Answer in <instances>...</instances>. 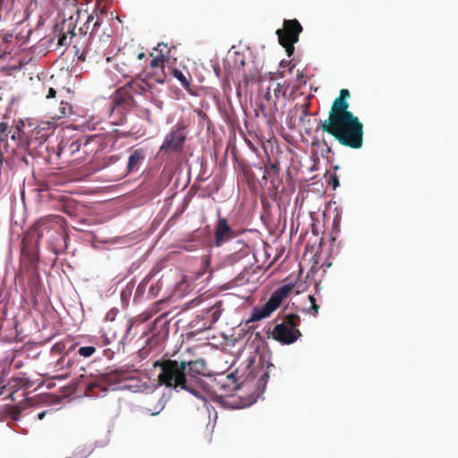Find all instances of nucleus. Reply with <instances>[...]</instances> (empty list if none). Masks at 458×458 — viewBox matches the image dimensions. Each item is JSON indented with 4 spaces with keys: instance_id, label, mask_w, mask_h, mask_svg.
<instances>
[{
    "instance_id": "nucleus-32",
    "label": "nucleus",
    "mask_w": 458,
    "mask_h": 458,
    "mask_svg": "<svg viewBox=\"0 0 458 458\" xmlns=\"http://www.w3.org/2000/svg\"><path fill=\"white\" fill-rule=\"evenodd\" d=\"M39 191H44L48 190V183L47 182H42L38 183Z\"/></svg>"
},
{
    "instance_id": "nucleus-27",
    "label": "nucleus",
    "mask_w": 458,
    "mask_h": 458,
    "mask_svg": "<svg viewBox=\"0 0 458 458\" xmlns=\"http://www.w3.org/2000/svg\"><path fill=\"white\" fill-rule=\"evenodd\" d=\"M267 169L269 170L270 173L273 174V175H278L280 167L278 163H271L265 166Z\"/></svg>"
},
{
    "instance_id": "nucleus-16",
    "label": "nucleus",
    "mask_w": 458,
    "mask_h": 458,
    "mask_svg": "<svg viewBox=\"0 0 458 458\" xmlns=\"http://www.w3.org/2000/svg\"><path fill=\"white\" fill-rule=\"evenodd\" d=\"M89 143V140L85 138H81L76 140L72 141L71 143H61L59 145V153L58 155L64 154L68 155L70 157L74 156L76 153H78L81 149V148L86 147Z\"/></svg>"
},
{
    "instance_id": "nucleus-34",
    "label": "nucleus",
    "mask_w": 458,
    "mask_h": 458,
    "mask_svg": "<svg viewBox=\"0 0 458 458\" xmlns=\"http://www.w3.org/2000/svg\"><path fill=\"white\" fill-rule=\"evenodd\" d=\"M301 111H302L304 116L310 115L308 105L302 106Z\"/></svg>"
},
{
    "instance_id": "nucleus-30",
    "label": "nucleus",
    "mask_w": 458,
    "mask_h": 458,
    "mask_svg": "<svg viewBox=\"0 0 458 458\" xmlns=\"http://www.w3.org/2000/svg\"><path fill=\"white\" fill-rule=\"evenodd\" d=\"M132 327H133V321L131 319L128 320L127 324H126V332L122 340H124L130 335Z\"/></svg>"
},
{
    "instance_id": "nucleus-15",
    "label": "nucleus",
    "mask_w": 458,
    "mask_h": 458,
    "mask_svg": "<svg viewBox=\"0 0 458 458\" xmlns=\"http://www.w3.org/2000/svg\"><path fill=\"white\" fill-rule=\"evenodd\" d=\"M74 29L75 25L72 19L64 21L61 28L57 45L61 47H68L71 44L72 38L75 36L73 31Z\"/></svg>"
},
{
    "instance_id": "nucleus-2",
    "label": "nucleus",
    "mask_w": 458,
    "mask_h": 458,
    "mask_svg": "<svg viewBox=\"0 0 458 458\" xmlns=\"http://www.w3.org/2000/svg\"><path fill=\"white\" fill-rule=\"evenodd\" d=\"M154 368L159 369L157 382L160 386L173 388L176 391L185 390L195 396H199V391L189 385L186 375V361L165 359L157 360L153 363Z\"/></svg>"
},
{
    "instance_id": "nucleus-26",
    "label": "nucleus",
    "mask_w": 458,
    "mask_h": 458,
    "mask_svg": "<svg viewBox=\"0 0 458 458\" xmlns=\"http://www.w3.org/2000/svg\"><path fill=\"white\" fill-rule=\"evenodd\" d=\"M328 184L331 185L334 190H335L339 186V179L335 174H330L328 178Z\"/></svg>"
},
{
    "instance_id": "nucleus-20",
    "label": "nucleus",
    "mask_w": 458,
    "mask_h": 458,
    "mask_svg": "<svg viewBox=\"0 0 458 458\" xmlns=\"http://www.w3.org/2000/svg\"><path fill=\"white\" fill-rule=\"evenodd\" d=\"M159 344V337L157 335H152L146 341V344L141 347L138 353L141 360L148 358L151 352H155Z\"/></svg>"
},
{
    "instance_id": "nucleus-17",
    "label": "nucleus",
    "mask_w": 458,
    "mask_h": 458,
    "mask_svg": "<svg viewBox=\"0 0 458 458\" xmlns=\"http://www.w3.org/2000/svg\"><path fill=\"white\" fill-rule=\"evenodd\" d=\"M114 99L118 104L123 105L125 107H132L136 104L131 89H129L127 85H124L116 90Z\"/></svg>"
},
{
    "instance_id": "nucleus-37",
    "label": "nucleus",
    "mask_w": 458,
    "mask_h": 458,
    "mask_svg": "<svg viewBox=\"0 0 458 458\" xmlns=\"http://www.w3.org/2000/svg\"><path fill=\"white\" fill-rule=\"evenodd\" d=\"M93 20H94L93 15H89V16L88 17L87 23H89V22H90V21H92Z\"/></svg>"
},
{
    "instance_id": "nucleus-24",
    "label": "nucleus",
    "mask_w": 458,
    "mask_h": 458,
    "mask_svg": "<svg viewBox=\"0 0 458 458\" xmlns=\"http://www.w3.org/2000/svg\"><path fill=\"white\" fill-rule=\"evenodd\" d=\"M96 351L97 350L94 346H83L78 349L77 353L84 358H89L91 357Z\"/></svg>"
},
{
    "instance_id": "nucleus-28",
    "label": "nucleus",
    "mask_w": 458,
    "mask_h": 458,
    "mask_svg": "<svg viewBox=\"0 0 458 458\" xmlns=\"http://www.w3.org/2000/svg\"><path fill=\"white\" fill-rule=\"evenodd\" d=\"M309 301L311 304V310H314L315 314H318L319 306L316 303V299L313 295H309Z\"/></svg>"
},
{
    "instance_id": "nucleus-13",
    "label": "nucleus",
    "mask_w": 458,
    "mask_h": 458,
    "mask_svg": "<svg viewBox=\"0 0 458 458\" xmlns=\"http://www.w3.org/2000/svg\"><path fill=\"white\" fill-rule=\"evenodd\" d=\"M77 344L72 343L68 338L57 342L51 348L53 354H63V356L57 360V364L64 363L67 357L75 350Z\"/></svg>"
},
{
    "instance_id": "nucleus-4",
    "label": "nucleus",
    "mask_w": 458,
    "mask_h": 458,
    "mask_svg": "<svg viewBox=\"0 0 458 458\" xmlns=\"http://www.w3.org/2000/svg\"><path fill=\"white\" fill-rule=\"evenodd\" d=\"M144 58L146 55L143 51L131 47H123L114 55L115 66L121 75L132 78L144 70V65L141 64Z\"/></svg>"
},
{
    "instance_id": "nucleus-21",
    "label": "nucleus",
    "mask_w": 458,
    "mask_h": 458,
    "mask_svg": "<svg viewBox=\"0 0 458 458\" xmlns=\"http://www.w3.org/2000/svg\"><path fill=\"white\" fill-rule=\"evenodd\" d=\"M171 74L177 79L183 89L191 92V76L189 72L184 74L182 71L178 69H172Z\"/></svg>"
},
{
    "instance_id": "nucleus-11",
    "label": "nucleus",
    "mask_w": 458,
    "mask_h": 458,
    "mask_svg": "<svg viewBox=\"0 0 458 458\" xmlns=\"http://www.w3.org/2000/svg\"><path fill=\"white\" fill-rule=\"evenodd\" d=\"M164 59L152 58L148 70L146 72V78L150 83L157 82L163 84L166 80Z\"/></svg>"
},
{
    "instance_id": "nucleus-31",
    "label": "nucleus",
    "mask_w": 458,
    "mask_h": 458,
    "mask_svg": "<svg viewBox=\"0 0 458 458\" xmlns=\"http://www.w3.org/2000/svg\"><path fill=\"white\" fill-rule=\"evenodd\" d=\"M55 95H56L55 89L53 88H49L47 94V98H53L55 97Z\"/></svg>"
},
{
    "instance_id": "nucleus-38",
    "label": "nucleus",
    "mask_w": 458,
    "mask_h": 458,
    "mask_svg": "<svg viewBox=\"0 0 458 458\" xmlns=\"http://www.w3.org/2000/svg\"><path fill=\"white\" fill-rule=\"evenodd\" d=\"M159 413V411L151 412V415H157Z\"/></svg>"
},
{
    "instance_id": "nucleus-23",
    "label": "nucleus",
    "mask_w": 458,
    "mask_h": 458,
    "mask_svg": "<svg viewBox=\"0 0 458 458\" xmlns=\"http://www.w3.org/2000/svg\"><path fill=\"white\" fill-rule=\"evenodd\" d=\"M72 114V106L68 102L61 101L57 112L54 114V117L60 119Z\"/></svg>"
},
{
    "instance_id": "nucleus-33",
    "label": "nucleus",
    "mask_w": 458,
    "mask_h": 458,
    "mask_svg": "<svg viewBox=\"0 0 458 458\" xmlns=\"http://www.w3.org/2000/svg\"><path fill=\"white\" fill-rule=\"evenodd\" d=\"M273 176H274L273 174L270 173L269 170L265 167V171H264V174H263V179L267 180L268 178H271Z\"/></svg>"
},
{
    "instance_id": "nucleus-14",
    "label": "nucleus",
    "mask_w": 458,
    "mask_h": 458,
    "mask_svg": "<svg viewBox=\"0 0 458 458\" xmlns=\"http://www.w3.org/2000/svg\"><path fill=\"white\" fill-rule=\"evenodd\" d=\"M147 153L145 148L131 149L128 158L127 173L131 174L138 172L144 160L146 159Z\"/></svg>"
},
{
    "instance_id": "nucleus-5",
    "label": "nucleus",
    "mask_w": 458,
    "mask_h": 458,
    "mask_svg": "<svg viewBox=\"0 0 458 458\" xmlns=\"http://www.w3.org/2000/svg\"><path fill=\"white\" fill-rule=\"evenodd\" d=\"M301 318L297 314H286L282 317L279 324H276L273 329V338L284 344H293L301 336L299 330Z\"/></svg>"
},
{
    "instance_id": "nucleus-18",
    "label": "nucleus",
    "mask_w": 458,
    "mask_h": 458,
    "mask_svg": "<svg viewBox=\"0 0 458 458\" xmlns=\"http://www.w3.org/2000/svg\"><path fill=\"white\" fill-rule=\"evenodd\" d=\"M126 85L129 88V89H131V93L133 96H135L136 94L144 95L151 89L150 82L145 78L142 80H132Z\"/></svg>"
},
{
    "instance_id": "nucleus-36",
    "label": "nucleus",
    "mask_w": 458,
    "mask_h": 458,
    "mask_svg": "<svg viewBox=\"0 0 458 458\" xmlns=\"http://www.w3.org/2000/svg\"><path fill=\"white\" fill-rule=\"evenodd\" d=\"M100 26V21L98 20L94 24H93V30H96L98 27Z\"/></svg>"
},
{
    "instance_id": "nucleus-22",
    "label": "nucleus",
    "mask_w": 458,
    "mask_h": 458,
    "mask_svg": "<svg viewBox=\"0 0 458 458\" xmlns=\"http://www.w3.org/2000/svg\"><path fill=\"white\" fill-rule=\"evenodd\" d=\"M154 51L157 52L158 54L157 55H154L153 53L150 54V55L153 58H159L164 59L165 62L169 61L170 59V51L171 49L168 47V46L165 43H158L157 46L154 48Z\"/></svg>"
},
{
    "instance_id": "nucleus-3",
    "label": "nucleus",
    "mask_w": 458,
    "mask_h": 458,
    "mask_svg": "<svg viewBox=\"0 0 458 458\" xmlns=\"http://www.w3.org/2000/svg\"><path fill=\"white\" fill-rule=\"evenodd\" d=\"M52 232L58 235L63 234V217L55 215L40 217L22 239V252L36 250L41 238Z\"/></svg>"
},
{
    "instance_id": "nucleus-39",
    "label": "nucleus",
    "mask_w": 458,
    "mask_h": 458,
    "mask_svg": "<svg viewBox=\"0 0 458 458\" xmlns=\"http://www.w3.org/2000/svg\"><path fill=\"white\" fill-rule=\"evenodd\" d=\"M263 377H268V374H265V375L262 377V378H263Z\"/></svg>"
},
{
    "instance_id": "nucleus-19",
    "label": "nucleus",
    "mask_w": 458,
    "mask_h": 458,
    "mask_svg": "<svg viewBox=\"0 0 458 458\" xmlns=\"http://www.w3.org/2000/svg\"><path fill=\"white\" fill-rule=\"evenodd\" d=\"M284 93L285 90L283 89V86L280 83L272 81L265 93V98L276 105L280 97L284 96Z\"/></svg>"
},
{
    "instance_id": "nucleus-7",
    "label": "nucleus",
    "mask_w": 458,
    "mask_h": 458,
    "mask_svg": "<svg viewBox=\"0 0 458 458\" xmlns=\"http://www.w3.org/2000/svg\"><path fill=\"white\" fill-rule=\"evenodd\" d=\"M302 31V26L296 20H284L283 28L276 30L280 45L285 48L288 56L294 52V44L299 41V36Z\"/></svg>"
},
{
    "instance_id": "nucleus-6",
    "label": "nucleus",
    "mask_w": 458,
    "mask_h": 458,
    "mask_svg": "<svg viewBox=\"0 0 458 458\" xmlns=\"http://www.w3.org/2000/svg\"><path fill=\"white\" fill-rule=\"evenodd\" d=\"M293 287V284H286L277 288L261 308L253 310L248 321H258L269 317L280 306L282 301L291 293Z\"/></svg>"
},
{
    "instance_id": "nucleus-1",
    "label": "nucleus",
    "mask_w": 458,
    "mask_h": 458,
    "mask_svg": "<svg viewBox=\"0 0 458 458\" xmlns=\"http://www.w3.org/2000/svg\"><path fill=\"white\" fill-rule=\"evenodd\" d=\"M351 94L347 89L340 90L328 114V119L319 121L317 128L327 132L343 146L351 148H360L363 145V124L360 119L348 110V98Z\"/></svg>"
},
{
    "instance_id": "nucleus-10",
    "label": "nucleus",
    "mask_w": 458,
    "mask_h": 458,
    "mask_svg": "<svg viewBox=\"0 0 458 458\" xmlns=\"http://www.w3.org/2000/svg\"><path fill=\"white\" fill-rule=\"evenodd\" d=\"M187 378H189L190 386L195 387L196 383L202 376L208 375L207 363L203 359H197L195 360L186 361Z\"/></svg>"
},
{
    "instance_id": "nucleus-8",
    "label": "nucleus",
    "mask_w": 458,
    "mask_h": 458,
    "mask_svg": "<svg viewBox=\"0 0 458 458\" xmlns=\"http://www.w3.org/2000/svg\"><path fill=\"white\" fill-rule=\"evenodd\" d=\"M186 140L185 128L182 125H176L172 129L164 139L162 145L159 148L160 152L165 153H179L183 149Z\"/></svg>"
},
{
    "instance_id": "nucleus-9",
    "label": "nucleus",
    "mask_w": 458,
    "mask_h": 458,
    "mask_svg": "<svg viewBox=\"0 0 458 458\" xmlns=\"http://www.w3.org/2000/svg\"><path fill=\"white\" fill-rule=\"evenodd\" d=\"M105 376H97L91 379H88L81 376L79 386L85 388V394L88 396L97 397L100 393L107 390V385L105 382Z\"/></svg>"
},
{
    "instance_id": "nucleus-35",
    "label": "nucleus",
    "mask_w": 458,
    "mask_h": 458,
    "mask_svg": "<svg viewBox=\"0 0 458 458\" xmlns=\"http://www.w3.org/2000/svg\"><path fill=\"white\" fill-rule=\"evenodd\" d=\"M46 413H47V411H46L39 412V413L38 414V418L39 420H42V419L45 417Z\"/></svg>"
},
{
    "instance_id": "nucleus-12",
    "label": "nucleus",
    "mask_w": 458,
    "mask_h": 458,
    "mask_svg": "<svg viewBox=\"0 0 458 458\" xmlns=\"http://www.w3.org/2000/svg\"><path fill=\"white\" fill-rule=\"evenodd\" d=\"M234 237V233L225 217H218L215 228V242L220 247L225 242Z\"/></svg>"
},
{
    "instance_id": "nucleus-25",
    "label": "nucleus",
    "mask_w": 458,
    "mask_h": 458,
    "mask_svg": "<svg viewBox=\"0 0 458 458\" xmlns=\"http://www.w3.org/2000/svg\"><path fill=\"white\" fill-rule=\"evenodd\" d=\"M8 128L9 126L5 123H0V143L4 141L8 137Z\"/></svg>"
},
{
    "instance_id": "nucleus-29",
    "label": "nucleus",
    "mask_w": 458,
    "mask_h": 458,
    "mask_svg": "<svg viewBox=\"0 0 458 458\" xmlns=\"http://www.w3.org/2000/svg\"><path fill=\"white\" fill-rule=\"evenodd\" d=\"M74 364V360L72 358L70 357V355L67 357V359L65 360V361L64 363H61L60 365L63 367V368H72Z\"/></svg>"
}]
</instances>
